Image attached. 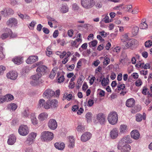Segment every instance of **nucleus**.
I'll return each mask as SVG.
<instances>
[{
	"label": "nucleus",
	"mask_w": 152,
	"mask_h": 152,
	"mask_svg": "<svg viewBox=\"0 0 152 152\" xmlns=\"http://www.w3.org/2000/svg\"><path fill=\"white\" fill-rule=\"evenodd\" d=\"M107 119L109 123L111 124H115L118 120L117 113L115 111L110 112L108 116Z\"/></svg>",
	"instance_id": "f257e3e1"
},
{
	"label": "nucleus",
	"mask_w": 152,
	"mask_h": 152,
	"mask_svg": "<svg viewBox=\"0 0 152 152\" xmlns=\"http://www.w3.org/2000/svg\"><path fill=\"white\" fill-rule=\"evenodd\" d=\"M53 134L50 132L44 131L41 134V138L42 141H51L53 139Z\"/></svg>",
	"instance_id": "f03ea898"
},
{
	"label": "nucleus",
	"mask_w": 152,
	"mask_h": 152,
	"mask_svg": "<svg viewBox=\"0 0 152 152\" xmlns=\"http://www.w3.org/2000/svg\"><path fill=\"white\" fill-rule=\"evenodd\" d=\"M81 4L84 8L89 9L94 6V2L93 0H81Z\"/></svg>",
	"instance_id": "7ed1b4c3"
},
{
	"label": "nucleus",
	"mask_w": 152,
	"mask_h": 152,
	"mask_svg": "<svg viewBox=\"0 0 152 152\" xmlns=\"http://www.w3.org/2000/svg\"><path fill=\"white\" fill-rule=\"evenodd\" d=\"M19 134L23 136L27 135L29 133V130L26 125H23L20 126L18 129Z\"/></svg>",
	"instance_id": "20e7f679"
},
{
	"label": "nucleus",
	"mask_w": 152,
	"mask_h": 152,
	"mask_svg": "<svg viewBox=\"0 0 152 152\" xmlns=\"http://www.w3.org/2000/svg\"><path fill=\"white\" fill-rule=\"evenodd\" d=\"M55 93L54 91L51 89H48L43 93V96L44 97L47 99H50L53 96Z\"/></svg>",
	"instance_id": "39448f33"
},
{
	"label": "nucleus",
	"mask_w": 152,
	"mask_h": 152,
	"mask_svg": "<svg viewBox=\"0 0 152 152\" xmlns=\"http://www.w3.org/2000/svg\"><path fill=\"white\" fill-rule=\"evenodd\" d=\"M37 135V134L35 132H32L28 136V137L25 141L26 144L31 145L33 143Z\"/></svg>",
	"instance_id": "423d86ee"
},
{
	"label": "nucleus",
	"mask_w": 152,
	"mask_h": 152,
	"mask_svg": "<svg viewBox=\"0 0 152 152\" xmlns=\"http://www.w3.org/2000/svg\"><path fill=\"white\" fill-rule=\"evenodd\" d=\"M5 32L2 34L0 38L2 39H4L7 38L9 36L12 37V32L11 30L8 28H6Z\"/></svg>",
	"instance_id": "0eeeda50"
},
{
	"label": "nucleus",
	"mask_w": 152,
	"mask_h": 152,
	"mask_svg": "<svg viewBox=\"0 0 152 152\" xmlns=\"http://www.w3.org/2000/svg\"><path fill=\"white\" fill-rule=\"evenodd\" d=\"M49 127L51 129L54 130L57 126V123L55 120L54 119H50L48 123Z\"/></svg>",
	"instance_id": "6e6552de"
},
{
	"label": "nucleus",
	"mask_w": 152,
	"mask_h": 152,
	"mask_svg": "<svg viewBox=\"0 0 152 152\" xmlns=\"http://www.w3.org/2000/svg\"><path fill=\"white\" fill-rule=\"evenodd\" d=\"M18 76V73L15 71H12L10 72L7 74V76L8 79L14 80Z\"/></svg>",
	"instance_id": "1a4fd4ad"
},
{
	"label": "nucleus",
	"mask_w": 152,
	"mask_h": 152,
	"mask_svg": "<svg viewBox=\"0 0 152 152\" xmlns=\"http://www.w3.org/2000/svg\"><path fill=\"white\" fill-rule=\"evenodd\" d=\"M96 119L102 125L104 124L105 122V118L102 113H99L96 115Z\"/></svg>",
	"instance_id": "9d476101"
},
{
	"label": "nucleus",
	"mask_w": 152,
	"mask_h": 152,
	"mask_svg": "<svg viewBox=\"0 0 152 152\" xmlns=\"http://www.w3.org/2000/svg\"><path fill=\"white\" fill-rule=\"evenodd\" d=\"M91 136V134L89 132H86L83 134L81 137L82 141L86 142L89 140Z\"/></svg>",
	"instance_id": "9b49d317"
},
{
	"label": "nucleus",
	"mask_w": 152,
	"mask_h": 152,
	"mask_svg": "<svg viewBox=\"0 0 152 152\" xmlns=\"http://www.w3.org/2000/svg\"><path fill=\"white\" fill-rule=\"evenodd\" d=\"M38 57L37 56H30L26 60V62L28 64H32L38 60Z\"/></svg>",
	"instance_id": "f8f14e48"
},
{
	"label": "nucleus",
	"mask_w": 152,
	"mask_h": 152,
	"mask_svg": "<svg viewBox=\"0 0 152 152\" xmlns=\"http://www.w3.org/2000/svg\"><path fill=\"white\" fill-rule=\"evenodd\" d=\"M131 137L136 140L138 139L140 137V134L138 131L137 130H134L131 133Z\"/></svg>",
	"instance_id": "ddd939ff"
},
{
	"label": "nucleus",
	"mask_w": 152,
	"mask_h": 152,
	"mask_svg": "<svg viewBox=\"0 0 152 152\" xmlns=\"http://www.w3.org/2000/svg\"><path fill=\"white\" fill-rule=\"evenodd\" d=\"M8 138L7 143L9 145H13L16 142V137L14 135H10Z\"/></svg>",
	"instance_id": "4468645a"
},
{
	"label": "nucleus",
	"mask_w": 152,
	"mask_h": 152,
	"mask_svg": "<svg viewBox=\"0 0 152 152\" xmlns=\"http://www.w3.org/2000/svg\"><path fill=\"white\" fill-rule=\"evenodd\" d=\"M1 13L4 16H7L13 13V11L11 8H7L4 10L1 11Z\"/></svg>",
	"instance_id": "2eb2a0df"
},
{
	"label": "nucleus",
	"mask_w": 152,
	"mask_h": 152,
	"mask_svg": "<svg viewBox=\"0 0 152 152\" xmlns=\"http://www.w3.org/2000/svg\"><path fill=\"white\" fill-rule=\"evenodd\" d=\"M17 21L15 18L10 19L7 22V24L10 27H12L13 25L16 26L17 24Z\"/></svg>",
	"instance_id": "dca6fc26"
},
{
	"label": "nucleus",
	"mask_w": 152,
	"mask_h": 152,
	"mask_svg": "<svg viewBox=\"0 0 152 152\" xmlns=\"http://www.w3.org/2000/svg\"><path fill=\"white\" fill-rule=\"evenodd\" d=\"M54 146L56 148L60 150H63L65 147V144L61 142H56L54 144Z\"/></svg>",
	"instance_id": "f3484780"
},
{
	"label": "nucleus",
	"mask_w": 152,
	"mask_h": 152,
	"mask_svg": "<svg viewBox=\"0 0 152 152\" xmlns=\"http://www.w3.org/2000/svg\"><path fill=\"white\" fill-rule=\"evenodd\" d=\"M118 135V132L117 128H114L110 132V136L112 139L116 138Z\"/></svg>",
	"instance_id": "a211bd4d"
},
{
	"label": "nucleus",
	"mask_w": 152,
	"mask_h": 152,
	"mask_svg": "<svg viewBox=\"0 0 152 152\" xmlns=\"http://www.w3.org/2000/svg\"><path fill=\"white\" fill-rule=\"evenodd\" d=\"M135 104V101L133 98H130L127 99L126 101V105L129 107H133Z\"/></svg>",
	"instance_id": "6ab92c4d"
},
{
	"label": "nucleus",
	"mask_w": 152,
	"mask_h": 152,
	"mask_svg": "<svg viewBox=\"0 0 152 152\" xmlns=\"http://www.w3.org/2000/svg\"><path fill=\"white\" fill-rule=\"evenodd\" d=\"M136 121L137 122H140L142 119L144 120L145 119L146 115L145 113H143L142 115L140 114H136Z\"/></svg>",
	"instance_id": "aec40b11"
},
{
	"label": "nucleus",
	"mask_w": 152,
	"mask_h": 152,
	"mask_svg": "<svg viewBox=\"0 0 152 152\" xmlns=\"http://www.w3.org/2000/svg\"><path fill=\"white\" fill-rule=\"evenodd\" d=\"M68 143V147L70 148H73L75 145V140L73 136L69 137Z\"/></svg>",
	"instance_id": "412c9836"
},
{
	"label": "nucleus",
	"mask_w": 152,
	"mask_h": 152,
	"mask_svg": "<svg viewBox=\"0 0 152 152\" xmlns=\"http://www.w3.org/2000/svg\"><path fill=\"white\" fill-rule=\"evenodd\" d=\"M123 142H125L126 143H130L132 142V140L129 135H127L122 138L121 140Z\"/></svg>",
	"instance_id": "4be33fe9"
},
{
	"label": "nucleus",
	"mask_w": 152,
	"mask_h": 152,
	"mask_svg": "<svg viewBox=\"0 0 152 152\" xmlns=\"http://www.w3.org/2000/svg\"><path fill=\"white\" fill-rule=\"evenodd\" d=\"M131 148V146L129 145L126 144L122 146L121 152H129Z\"/></svg>",
	"instance_id": "5701e85b"
},
{
	"label": "nucleus",
	"mask_w": 152,
	"mask_h": 152,
	"mask_svg": "<svg viewBox=\"0 0 152 152\" xmlns=\"http://www.w3.org/2000/svg\"><path fill=\"white\" fill-rule=\"evenodd\" d=\"M22 58L20 57H16L12 59V61L15 64L19 65L22 62Z\"/></svg>",
	"instance_id": "b1692460"
},
{
	"label": "nucleus",
	"mask_w": 152,
	"mask_h": 152,
	"mask_svg": "<svg viewBox=\"0 0 152 152\" xmlns=\"http://www.w3.org/2000/svg\"><path fill=\"white\" fill-rule=\"evenodd\" d=\"M47 67L44 65L39 66L36 69L37 72L38 73L45 72Z\"/></svg>",
	"instance_id": "393cba45"
},
{
	"label": "nucleus",
	"mask_w": 152,
	"mask_h": 152,
	"mask_svg": "<svg viewBox=\"0 0 152 152\" xmlns=\"http://www.w3.org/2000/svg\"><path fill=\"white\" fill-rule=\"evenodd\" d=\"M48 115L46 113H41L39 116L38 118L40 121H43L47 118Z\"/></svg>",
	"instance_id": "a878e982"
},
{
	"label": "nucleus",
	"mask_w": 152,
	"mask_h": 152,
	"mask_svg": "<svg viewBox=\"0 0 152 152\" xmlns=\"http://www.w3.org/2000/svg\"><path fill=\"white\" fill-rule=\"evenodd\" d=\"M57 69L56 67H54L51 71L50 74L49 75V77L51 79H53L56 75V72H57Z\"/></svg>",
	"instance_id": "bb28decb"
},
{
	"label": "nucleus",
	"mask_w": 152,
	"mask_h": 152,
	"mask_svg": "<svg viewBox=\"0 0 152 152\" xmlns=\"http://www.w3.org/2000/svg\"><path fill=\"white\" fill-rule=\"evenodd\" d=\"M72 98V95L71 94H68L67 93H65L63 95V100H64L66 99L69 101Z\"/></svg>",
	"instance_id": "cd10ccee"
},
{
	"label": "nucleus",
	"mask_w": 152,
	"mask_h": 152,
	"mask_svg": "<svg viewBox=\"0 0 152 152\" xmlns=\"http://www.w3.org/2000/svg\"><path fill=\"white\" fill-rule=\"evenodd\" d=\"M58 102L57 100L56 99H53L51 101H50V107L53 108H55L56 107Z\"/></svg>",
	"instance_id": "c85d7f7f"
},
{
	"label": "nucleus",
	"mask_w": 152,
	"mask_h": 152,
	"mask_svg": "<svg viewBox=\"0 0 152 152\" xmlns=\"http://www.w3.org/2000/svg\"><path fill=\"white\" fill-rule=\"evenodd\" d=\"M30 117L32 123L34 125L37 124L38 122L37 118L34 114L32 113L30 115Z\"/></svg>",
	"instance_id": "c756f323"
},
{
	"label": "nucleus",
	"mask_w": 152,
	"mask_h": 152,
	"mask_svg": "<svg viewBox=\"0 0 152 152\" xmlns=\"http://www.w3.org/2000/svg\"><path fill=\"white\" fill-rule=\"evenodd\" d=\"M61 12L62 13H65L68 11V7L66 4H63L60 9Z\"/></svg>",
	"instance_id": "7c9ffc66"
},
{
	"label": "nucleus",
	"mask_w": 152,
	"mask_h": 152,
	"mask_svg": "<svg viewBox=\"0 0 152 152\" xmlns=\"http://www.w3.org/2000/svg\"><path fill=\"white\" fill-rule=\"evenodd\" d=\"M42 75V74L41 73H39L32 76L31 78L33 80L38 81L39 78L41 77Z\"/></svg>",
	"instance_id": "2f4dec72"
},
{
	"label": "nucleus",
	"mask_w": 152,
	"mask_h": 152,
	"mask_svg": "<svg viewBox=\"0 0 152 152\" xmlns=\"http://www.w3.org/2000/svg\"><path fill=\"white\" fill-rule=\"evenodd\" d=\"M128 42L129 45L131 46V47L136 45L138 43V41L134 39H130Z\"/></svg>",
	"instance_id": "473e14b6"
},
{
	"label": "nucleus",
	"mask_w": 152,
	"mask_h": 152,
	"mask_svg": "<svg viewBox=\"0 0 152 152\" xmlns=\"http://www.w3.org/2000/svg\"><path fill=\"white\" fill-rule=\"evenodd\" d=\"M120 132L122 133H124L127 131V126L125 125H121L120 127Z\"/></svg>",
	"instance_id": "72a5a7b5"
},
{
	"label": "nucleus",
	"mask_w": 152,
	"mask_h": 152,
	"mask_svg": "<svg viewBox=\"0 0 152 152\" xmlns=\"http://www.w3.org/2000/svg\"><path fill=\"white\" fill-rule=\"evenodd\" d=\"M109 80L108 77L103 78L101 81V85L103 86H107Z\"/></svg>",
	"instance_id": "f704fd0d"
},
{
	"label": "nucleus",
	"mask_w": 152,
	"mask_h": 152,
	"mask_svg": "<svg viewBox=\"0 0 152 152\" xmlns=\"http://www.w3.org/2000/svg\"><path fill=\"white\" fill-rule=\"evenodd\" d=\"M18 15L20 18L23 20H28L30 18V17L27 14H20Z\"/></svg>",
	"instance_id": "c9c22d12"
},
{
	"label": "nucleus",
	"mask_w": 152,
	"mask_h": 152,
	"mask_svg": "<svg viewBox=\"0 0 152 152\" xmlns=\"http://www.w3.org/2000/svg\"><path fill=\"white\" fill-rule=\"evenodd\" d=\"M148 25L145 21L142 22L140 24L139 27L140 29H145L148 28Z\"/></svg>",
	"instance_id": "e433bc0d"
},
{
	"label": "nucleus",
	"mask_w": 152,
	"mask_h": 152,
	"mask_svg": "<svg viewBox=\"0 0 152 152\" xmlns=\"http://www.w3.org/2000/svg\"><path fill=\"white\" fill-rule=\"evenodd\" d=\"M3 44L2 43H0V59H2L4 58V55L3 52Z\"/></svg>",
	"instance_id": "4c0bfd02"
},
{
	"label": "nucleus",
	"mask_w": 152,
	"mask_h": 152,
	"mask_svg": "<svg viewBox=\"0 0 152 152\" xmlns=\"http://www.w3.org/2000/svg\"><path fill=\"white\" fill-rule=\"evenodd\" d=\"M5 96L6 97V101L8 102L14 99V98L13 96L11 94H7L5 95Z\"/></svg>",
	"instance_id": "58836bf2"
},
{
	"label": "nucleus",
	"mask_w": 152,
	"mask_h": 152,
	"mask_svg": "<svg viewBox=\"0 0 152 152\" xmlns=\"http://www.w3.org/2000/svg\"><path fill=\"white\" fill-rule=\"evenodd\" d=\"M110 62V59L107 57H105L104 58V61H103V63L104 65L107 66L109 64Z\"/></svg>",
	"instance_id": "ea45409f"
},
{
	"label": "nucleus",
	"mask_w": 152,
	"mask_h": 152,
	"mask_svg": "<svg viewBox=\"0 0 152 152\" xmlns=\"http://www.w3.org/2000/svg\"><path fill=\"white\" fill-rule=\"evenodd\" d=\"M50 101L48 100L46 102H45V104L43 106V107L46 109H50Z\"/></svg>",
	"instance_id": "a19ab883"
},
{
	"label": "nucleus",
	"mask_w": 152,
	"mask_h": 152,
	"mask_svg": "<svg viewBox=\"0 0 152 152\" xmlns=\"http://www.w3.org/2000/svg\"><path fill=\"white\" fill-rule=\"evenodd\" d=\"M22 116L23 117H28L29 115V111L28 110H25L22 113Z\"/></svg>",
	"instance_id": "79ce46f5"
},
{
	"label": "nucleus",
	"mask_w": 152,
	"mask_h": 152,
	"mask_svg": "<svg viewBox=\"0 0 152 152\" xmlns=\"http://www.w3.org/2000/svg\"><path fill=\"white\" fill-rule=\"evenodd\" d=\"M86 118L88 122L91 121L92 118V114L90 112L87 113L86 115Z\"/></svg>",
	"instance_id": "37998d69"
},
{
	"label": "nucleus",
	"mask_w": 152,
	"mask_h": 152,
	"mask_svg": "<svg viewBox=\"0 0 152 152\" xmlns=\"http://www.w3.org/2000/svg\"><path fill=\"white\" fill-rule=\"evenodd\" d=\"M45 102V100L43 99H40L39 102V107H43Z\"/></svg>",
	"instance_id": "c03bdc74"
},
{
	"label": "nucleus",
	"mask_w": 152,
	"mask_h": 152,
	"mask_svg": "<svg viewBox=\"0 0 152 152\" xmlns=\"http://www.w3.org/2000/svg\"><path fill=\"white\" fill-rule=\"evenodd\" d=\"M129 39V37L127 34H125L123 35L121 38V40L123 42H125Z\"/></svg>",
	"instance_id": "a18cd8bd"
},
{
	"label": "nucleus",
	"mask_w": 152,
	"mask_h": 152,
	"mask_svg": "<svg viewBox=\"0 0 152 152\" xmlns=\"http://www.w3.org/2000/svg\"><path fill=\"white\" fill-rule=\"evenodd\" d=\"M97 43V41L96 40H94L90 42L89 43V45L90 47H91V46L94 47L96 45Z\"/></svg>",
	"instance_id": "49530a36"
},
{
	"label": "nucleus",
	"mask_w": 152,
	"mask_h": 152,
	"mask_svg": "<svg viewBox=\"0 0 152 152\" xmlns=\"http://www.w3.org/2000/svg\"><path fill=\"white\" fill-rule=\"evenodd\" d=\"M36 24V21H32L29 24V28L31 29H33L34 27Z\"/></svg>",
	"instance_id": "de8ad7c7"
},
{
	"label": "nucleus",
	"mask_w": 152,
	"mask_h": 152,
	"mask_svg": "<svg viewBox=\"0 0 152 152\" xmlns=\"http://www.w3.org/2000/svg\"><path fill=\"white\" fill-rule=\"evenodd\" d=\"M6 67L5 66L0 65V75H3L4 72V71L6 69Z\"/></svg>",
	"instance_id": "09e8293b"
},
{
	"label": "nucleus",
	"mask_w": 152,
	"mask_h": 152,
	"mask_svg": "<svg viewBox=\"0 0 152 152\" xmlns=\"http://www.w3.org/2000/svg\"><path fill=\"white\" fill-rule=\"evenodd\" d=\"M30 84L32 86H36L38 84L39 81L35 80H33L31 81Z\"/></svg>",
	"instance_id": "8fccbe9b"
},
{
	"label": "nucleus",
	"mask_w": 152,
	"mask_h": 152,
	"mask_svg": "<svg viewBox=\"0 0 152 152\" xmlns=\"http://www.w3.org/2000/svg\"><path fill=\"white\" fill-rule=\"evenodd\" d=\"M103 20L105 23H108L111 22V20L109 19V17L107 15H106L103 18Z\"/></svg>",
	"instance_id": "3c124183"
},
{
	"label": "nucleus",
	"mask_w": 152,
	"mask_h": 152,
	"mask_svg": "<svg viewBox=\"0 0 152 152\" xmlns=\"http://www.w3.org/2000/svg\"><path fill=\"white\" fill-rule=\"evenodd\" d=\"M152 42L151 40H148L145 43V46L146 47H149L151 46Z\"/></svg>",
	"instance_id": "603ef678"
},
{
	"label": "nucleus",
	"mask_w": 152,
	"mask_h": 152,
	"mask_svg": "<svg viewBox=\"0 0 152 152\" xmlns=\"http://www.w3.org/2000/svg\"><path fill=\"white\" fill-rule=\"evenodd\" d=\"M142 82L140 79H138L135 83L136 86H140L142 85Z\"/></svg>",
	"instance_id": "864d4df0"
},
{
	"label": "nucleus",
	"mask_w": 152,
	"mask_h": 152,
	"mask_svg": "<svg viewBox=\"0 0 152 152\" xmlns=\"http://www.w3.org/2000/svg\"><path fill=\"white\" fill-rule=\"evenodd\" d=\"M139 28L137 27H134L132 29V32H134V34H136L138 33Z\"/></svg>",
	"instance_id": "5fc2aeb1"
},
{
	"label": "nucleus",
	"mask_w": 152,
	"mask_h": 152,
	"mask_svg": "<svg viewBox=\"0 0 152 152\" xmlns=\"http://www.w3.org/2000/svg\"><path fill=\"white\" fill-rule=\"evenodd\" d=\"M139 12V9L137 7L134 8V9L132 10V13L133 14H137Z\"/></svg>",
	"instance_id": "6e6d98bb"
},
{
	"label": "nucleus",
	"mask_w": 152,
	"mask_h": 152,
	"mask_svg": "<svg viewBox=\"0 0 152 152\" xmlns=\"http://www.w3.org/2000/svg\"><path fill=\"white\" fill-rule=\"evenodd\" d=\"M10 106L12 110H15L17 107V105L15 103H12L10 104Z\"/></svg>",
	"instance_id": "4d7b16f0"
},
{
	"label": "nucleus",
	"mask_w": 152,
	"mask_h": 152,
	"mask_svg": "<svg viewBox=\"0 0 152 152\" xmlns=\"http://www.w3.org/2000/svg\"><path fill=\"white\" fill-rule=\"evenodd\" d=\"M73 32L74 31L72 29H70L68 30L67 34L69 37H72V36Z\"/></svg>",
	"instance_id": "13d9d810"
},
{
	"label": "nucleus",
	"mask_w": 152,
	"mask_h": 152,
	"mask_svg": "<svg viewBox=\"0 0 152 152\" xmlns=\"http://www.w3.org/2000/svg\"><path fill=\"white\" fill-rule=\"evenodd\" d=\"M64 77L63 75H62L58 79V82L59 83L63 82L64 81Z\"/></svg>",
	"instance_id": "bf43d9fd"
},
{
	"label": "nucleus",
	"mask_w": 152,
	"mask_h": 152,
	"mask_svg": "<svg viewBox=\"0 0 152 152\" xmlns=\"http://www.w3.org/2000/svg\"><path fill=\"white\" fill-rule=\"evenodd\" d=\"M132 5H129L126 6V8L128 10V12H132Z\"/></svg>",
	"instance_id": "052dcab7"
},
{
	"label": "nucleus",
	"mask_w": 152,
	"mask_h": 152,
	"mask_svg": "<svg viewBox=\"0 0 152 152\" xmlns=\"http://www.w3.org/2000/svg\"><path fill=\"white\" fill-rule=\"evenodd\" d=\"M117 87L118 89V90H120L121 89H124L125 88V86L124 84H122L120 85V86H118Z\"/></svg>",
	"instance_id": "680f3d73"
},
{
	"label": "nucleus",
	"mask_w": 152,
	"mask_h": 152,
	"mask_svg": "<svg viewBox=\"0 0 152 152\" xmlns=\"http://www.w3.org/2000/svg\"><path fill=\"white\" fill-rule=\"evenodd\" d=\"M42 30L43 32L45 34H48L50 32L49 30L45 27H43L42 28Z\"/></svg>",
	"instance_id": "e2e57ef3"
},
{
	"label": "nucleus",
	"mask_w": 152,
	"mask_h": 152,
	"mask_svg": "<svg viewBox=\"0 0 152 152\" xmlns=\"http://www.w3.org/2000/svg\"><path fill=\"white\" fill-rule=\"evenodd\" d=\"M123 145L122 142L121 141H120L119 142L118 146L117 148L118 150H121V148H122V146Z\"/></svg>",
	"instance_id": "0e129e2a"
},
{
	"label": "nucleus",
	"mask_w": 152,
	"mask_h": 152,
	"mask_svg": "<svg viewBox=\"0 0 152 152\" xmlns=\"http://www.w3.org/2000/svg\"><path fill=\"white\" fill-rule=\"evenodd\" d=\"M42 27L43 26L40 24H39L37 25V29L38 31H40Z\"/></svg>",
	"instance_id": "69168bd1"
},
{
	"label": "nucleus",
	"mask_w": 152,
	"mask_h": 152,
	"mask_svg": "<svg viewBox=\"0 0 152 152\" xmlns=\"http://www.w3.org/2000/svg\"><path fill=\"white\" fill-rule=\"evenodd\" d=\"M58 30H55L53 34V37L54 38H56L58 36Z\"/></svg>",
	"instance_id": "338daca9"
},
{
	"label": "nucleus",
	"mask_w": 152,
	"mask_h": 152,
	"mask_svg": "<svg viewBox=\"0 0 152 152\" xmlns=\"http://www.w3.org/2000/svg\"><path fill=\"white\" fill-rule=\"evenodd\" d=\"M94 104V101L92 99H90L88 101V106L91 107Z\"/></svg>",
	"instance_id": "774afa93"
}]
</instances>
